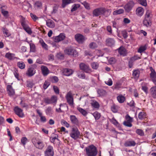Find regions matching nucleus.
Returning a JSON list of instances; mask_svg holds the SVG:
<instances>
[{"label":"nucleus","instance_id":"nucleus-46","mask_svg":"<svg viewBox=\"0 0 156 156\" xmlns=\"http://www.w3.org/2000/svg\"><path fill=\"white\" fill-rule=\"evenodd\" d=\"M42 4L41 2L37 1L35 3V7L37 8H40L42 7Z\"/></svg>","mask_w":156,"mask_h":156},{"label":"nucleus","instance_id":"nucleus-51","mask_svg":"<svg viewBox=\"0 0 156 156\" xmlns=\"http://www.w3.org/2000/svg\"><path fill=\"white\" fill-rule=\"evenodd\" d=\"M27 140V139L26 137H23L21 139V142L24 146L26 144Z\"/></svg>","mask_w":156,"mask_h":156},{"label":"nucleus","instance_id":"nucleus-31","mask_svg":"<svg viewBox=\"0 0 156 156\" xmlns=\"http://www.w3.org/2000/svg\"><path fill=\"white\" fill-rule=\"evenodd\" d=\"M138 117L140 119H144L146 117V114L144 112H140L138 114Z\"/></svg>","mask_w":156,"mask_h":156},{"label":"nucleus","instance_id":"nucleus-19","mask_svg":"<svg viewBox=\"0 0 156 156\" xmlns=\"http://www.w3.org/2000/svg\"><path fill=\"white\" fill-rule=\"evenodd\" d=\"M75 38L76 41L79 43H82L84 40V37L80 34H76L75 36Z\"/></svg>","mask_w":156,"mask_h":156},{"label":"nucleus","instance_id":"nucleus-15","mask_svg":"<svg viewBox=\"0 0 156 156\" xmlns=\"http://www.w3.org/2000/svg\"><path fill=\"white\" fill-rule=\"evenodd\" d=\"M106 45L108 46L112 47L115 45V41L112 38H108L105 41Z\"/></svg>","mask_w":156,"mask_h":156},{"label":"nucleus","instance_id":"nucleus-10","mask_svg":"<svg viewBox=\"0 0 156 156\" xmlns=\"http://www.w3.org/2000/svg\"><path fill=\"white\" fill-rule=\"evenodd\" d=\"M134 5V3L133 1H130L125 5L124 8L126 12H129L132 9Z\"/></svg>","mask_w":156,"mask_h":156},{"label":"nucleus","instance_id":"nucleus-58","mask_svg":"<svg viewBox=\"0 0 156 156\" xmlns=\"http://www.w3.org/2000/svg\"><path fill=\"white\" fill-rule=\"evenodd\" d=\"M139 2L142 5L145 6L147 5L146 0H139Z\"/></svg>","mask_w":156,"mask_h":156},{"label":"nucleus","instance_id":"nucleus-44","mask_svg":"<svg viewBox=\"0 0 156 156\" xmlns=\"http://www.w3.org/2000/svg\"><path fill=\"white\" fill-rule=\"evenodd\" d=\"M89 48L92 49H94L98 47V45L95 42H91L89 45Z\"/></svg>","mask_w":156,"mask_h":156},{"label":"nucleus","instance_id":"nucleus-5","mask_svg":"<svg viewBox=\"0 0 156 156\" xmlns=\"http://www.w3.org/2000/svg\"><path fill=\"white\" fill-rule=\"evenodd\" d=\"M65 97L66 100L67 102L68 103L69 105L71 107L73 106L74 104V99L73 96L72 95L71 92L69 91L68 92Z\"/></svg>","mask_w":156,"mask_h":156},{"label":"nucleus","instance_id":"nucleus-52","mask_svg":"<svg viewBox=\"0 0 156 156\" xmlns=\"http://www.w3.org/2000/svg\"><path fill=\"white\" fill-rule=\"evenodd\" d=\"M131 122H129V121H124L123 122V124L129 127H131L132 126V124L131 123Z\"/></svg>","mask_w":156,"mask_h":156},{"label":"nucleus","instance_id":"nucleus-2","mask_svg":"<svg viewBox=\"0 0 156 156\" xmlns=\"http://www.w3.org/2000/svg\"><path fill=\"white\" fill-rule=\"evenodd\" d=\"M85 149L87 156H96L97 154V148L93 145L86 147Z\"/></svg>","mask_w":156,"mask_h":156},{"label":"nucleus","instance_id":"nucleus-62","mask_svg":"<svg viewBox=\"0 0 156 156\" xmlns=\"http://www.w3.org/2000/svg\"><path fill=\"white\" fill-rule=\"evenodd\" d=\"M61 124L62 125L65 126L67 128L69 127V124L65 120H62V121Z\"/></svg>","mask_w":156,"mask_h":156},{"label":"nucleus","instance_id":"nucleus-33","mask_svg":"<svg viewBox=\"0 0 156 156\" xmlns=\"http://www.w3.org/2000/svg\"><path fill=\"white\" fill-rule=\"evenodd\" d=\"M117 98L119 102L121 103H123L125 100V97L121 95H119L117 96Z\"/></svg>","mask_w":156,"mask_h":156},{"label":"nucleus","instance_id":"nucleus-63","mask_svg":"<svg viewBox=\"0 0 156 156\" xmlns=\"http://www.w3.org/2000/svg\"><path fill=\"white\" fill-rule=\"evenodd\" d=\"M1 12L2 14L5 17L7 16L8 14V12L7 11H5L3 9H2Z\"/></svg>","mask_w":156,"mask_h":156},{"label":"nucleus","instance_id":"nucleus-59","mask_svg":"<svg viewBox=\"0 0 156 156\" xmlns=\"http://www.w3.org/2000/svg\"><path fill=\"white\" fill-rule=\"evenodd\" d=\"M7 135L10 137L9 140L11 141L12 140V138L9 129H7Z\"/></svg>","mask_w":156,"mask_h":156},{"label":"nucleus","instance_id":"nucleus-12","mask_svg":"<svg viewBox=\"0 0 156 156\" xmlns=\"http://www.w3.org/2000/svg\"><path fill=\"white\" fill-rule=\"evenodd\" d=\"M15 55L14 53H11L9 52L6 53L5 55V57L8 59L11 60L15 59H20V58L17 57H15Z\"/></svg>","mask_w":156,"mask_h":156},{"label":"nucleus","instance_id":"nucleus-9","mask_svg":"<svg viewBox=\"0 0 156 156\" xmlns=\"http://www.w3.org/2000/svg\"><path fill=\"white\" fill-rule=\"evenodd\" d=\"M105 11V9L99 8L94 9L93 12V16H98L103 14Z\"/></svg>","mask_w":156,"mask_h":156},{"label":"nucleus","instance_id":"nucleus-23","mask_svg":"<svg viewBox=\"0 0 156 156\" xmlns=\"http://www.w3.org/2000/svg\"><path fill=\"white\" fill-rule=\"evenodd\" d=\"M73 73V71L71 69L66 68L63 70V73L64 75L69 76L72 75Z\"/></svg>","mask_w":156,"mask_h":156},{"label":"nucleus","instance_id":"nucleus-64","mask_svg":"<svg viewBox=\"0 0 156 156\" xmlns=\"http://www.w3.org/2000/svg\"><path fill=\"white\" fill-rule=\"evenodd\" d=\"M53 89L55 92L56 94H59V90L57 86H53Z\"/></svg>","mask_w":156,"mask_h":156},{"label":"nucleus","instance_id":"nucleus-49","mask_svg":"<svg viewBox=\"0 0 156 156\" xmlns=\"http://www.w3.org/2000/svg\"><path fill=\"white\" fill-rule=\"evenodd\" d=\"M98 93L100 96H103L105 94V91L103 89H100L98 90Z\"/></svg>","mask_w":156,"mask_h":156},{"label":"nucleus","instance_id":"nucleus-27","mask_svg":"<svg viewBox=\"0 0 156 156\" xmlns=\"http://www.w3.org/2000/svg\"><path fill=\"white\" fill-rule=\"evenodd\" d=\"M46 25L50 28H53L55 26L54 21L48 19L46 21Z\"/></svg>","mask_w":156,"mask_h":156},{"label":"nucleus","instance_id":"nucleus-17","mask_svg":"<svg viewBox=\"0 0 156 156\" xmlns=\"http://www.w3.org/2000/svg\"><path fill=\"white\" fill-rule=\"evenodd\" d=\"M41 69L42 73L44 76H47L49 73V71L48 68L44 66H41Z\"/></svg>","mask_w":156,"mask_h":156},{"label":"nucleus","instance_id":"nucleus-13","mask_svg":"<svg viewBox=\"0 0 156 156\" xmlns=\"http://www.w3.org/2000/svg\"><path fill=\"white\" fill-rule=\"evenodd\" d=\"M70 120L72 123L76 126L79 125V122L77 118L74 115H70L69 116Z\"/></svg>","mask_w":156,"mask_h":156},{"label":"nucleus","instance_id":"nucleus-4","mask_svg":"<svg viewBox=\"0 0 156 156\" xmlns=\"http://www.w3.org/2000/svg\"><path fill=\"white\" fill-rule=\"evenodd\" d=\"M69 135L70 137L74 140L80 138L81 137L80 133L76 127L72 128Z\"/></svg>","mask_w":156,"mask_h":156},{"label":"nucleus","instance_id":"nucleus-25","mask_svg":"<svg viewBox=\"0 0 156 156\" xmlns=\"http://www.w3.org/2000/svg\"><path fill=\"white\" fill-rule=\"evenodd\" d=\"M151 73L150 74V78L152 80L156 79V73L152 67L150 68Z\"/></svg>","mask_w":156,"mask_h":156},{"label":"nucleus","instance_id":"nucleus-6","mask_svg":"<svg viewBox=\"0 0 156 156\" xmlns=\"http://www.w3.org/2000/svg\"><path fill=\"white\" fill-rule=\"evenodd\" d=\"M80 69L87 73H90L92 72L89 66L83 63H81L80 65Z\"/></svg>","mask_w":156,"mask_h":156},{"label":"nucleus","instance_id":"nucleus-61","mask_svg":"<svg viewBox=\"0 0 156 156\" xmlns=\"http://www.w3.org/2000/svg\"><path fill=\"white\" fill-rule=\"evenodd\" d=\"M115 62V59L114 58H111L109 60V62L110 64H114Z\"/></svg>","mask_w":156,"mask_h":156},{"label":"nucleus","instance_id":"nucleus-40","mask_svg":"<svg viewBox=\"0 0 156 156\" xmlns=\"http://www.w3.org/2000/svg\"><path fill=\"white\" fill-rule=\"evenodd\" d=\"M93 115L94 117L95 120H98L101 117V114L98 112H95L93 114Z\"/></svg>","mask_w":156,"mask_h":156},{"label":"nucleus","instance_id":"nucleus-29","mask_svg":"<svg viewBox=\"0 0 156 156\" xmlns=\"http://www.w3.org/2000/svg\"><path fill=\"white\" fill-rule=\"evenodd\" d=\"M2 32L5 37H8L10 36L11 34L9 30L6 28H2Z\"/></svg>","mask_w":156,"mask_h":156},{"label":"nucleus","instance_id":"nucleus-37","mask_svg":"<svg viewBox=\"0 0 156 156\" xmlns=\"http://www.w3.org/2000/svg\"><path fill=\"white\" fill-rule=\"evenodd\" d=\"M91 66L92 69H97L99 67L98 63L96 62H93L91 63Z\"/></svg>","mask_w":156,"mask_h":156},{"label":"nucleus","instance_id":"nucleus-11","mask_svg":"<svg viewBox=\"0 0 156 156\" xmlns=\"http://www.w3.org/2000/svg\"><path fill=\"white\" fill-rule=\"evenodd\" d=\"M14 111L15 113L20 117L23 118L24 115L23 112V110L17 106L15 107L14 108Z\"/></svg>","mask_w":156,"mask_h":156},{"label":"nucleus","instance_id":"nucleus-1","mask_svg":"<svg viewBox=\"0 0 156 156\" xmlns=\"http://www.w3.org/2000/svg\"><path fill=\"white\" fill-rule=\"evenodd\" d=\"M21 18L20 22L21 26L23 29L28 34H31L32 33L31 30L29 27V23L28 21L22 16H20Z\"/></svg>","mask_w":156,"mask_h":156},{"label":"nucleus","instance_id":"nucleus-18","mask_svg":"<svg viewBox=\"0 0 156 156\" xmlns=\"http://www.w3.org/2000/svg\"><path fill=\"white\" fill-rule=\"evenodd\" d=\"M150 94L154 98H156V86H153L150 89Z\"/></svg>","mask_w":156,"mask_h":156},{"label":"nucleus","instance_id":"nucleus-41","mask_svg":"<svg viewBox=\"0 0 156 156\" xmlns=\"http://www.w3.org/2000/svg\"><path fill=\"white\" fill-rule=\"evenodd\" d=\"M147 49V47L145 45L141 46L140 47L138 50V52L142 53Z\"/></svg>","mask_w":156,"mask_h":156},{"label":"nucleus","instance_id":"nucleus-45","mask_svg":"<svg viewBox=\"0 0 156 156\" xmlns=\"http://www.w3.org/2000/svg\"><path fill=\"white\" fill-rule=\"evenodd\" d=\"M112 111L114 113L117 112L118 110V107L115 105H113L111 108Z\"/></svg>","mask_w":156,"mask_h":156},{"label":"nucleus","instance_id":"nucleus-22","mask_svg":"<svg viewBox=\"0 0 156 156\" xmlns=\"http://www.w3.org/2000/svg\"><path fill=\"white\" fill-rule=\"evenodd\" d=\"M35 70L33 67L29 68L28 69L27 75L29 76H33L35 73Z\"/></svg>","mask_w":156,"mask_h":156},{"label":"nucleus","instance_id":"nucleus-36","mask_svg":"<svg viewBox=\"0 0 156 156\" xmlns=\"http://www.w3.org/2000/svg\"><path fill=\"white\" fill-rule=\"evenodd\" d=\"M143 24L144 25L147 27L150 26L151 24L150 20L147 19H146L143 21Z\"/></svg>","mask_w":156,"mask_h":156},{"label":"nucleus","instance_id":"nucleus-21","mask_svg":"<svg viewBox=\"0 0 156 156\" xmlns=\"http://www.w3.org/2000/svg\"><path fill=\"white\" fill-rule=\"evenodd\" d=\"M7 90L8 94L9 96H11L15 94V91L10 85H8L7 86Z\"/></svg>","mask_w":156,"mask_h":156},{"label":"nucleus","instance_id":"nucleus-24","mask_svg":"<svg viewBox=\"0 0 156 156\" xmlns=\"http://www.w3.org/2000/svg\"><path fill=\"white\" fill-rule=\"evenodd\" d=\"M144 9L141 7H138L136 10V14L138 16H141L144 14Z\"/></svg>","mask_w":156,"mask_h":156},{"label":"nucleus","instance_id":"nucleus-57","mask_svg":"<svg viewBox=\"0 0 156 156\" xmlns=\"http://www.w3.org/2000/svg\"><path fill=\"white\" fill-rule=\"evenodd\" d=\"M58 136L57 135H55V136H53V137L51 138L50 140H51V143H54V142L55 140H58Z\"/></svg>","mask_w":156,"mask_h":156},{"label":"nucleus","instance_id":"nucleus-53","mask_svg":"<svg viewBox=\"0 0 156 156\" xmlns=\"http://www.w3.org/2000/svg\"><path fill=\"white\" fill-rule=\"evenodd\" d=\"M80 6V5L79 4H75L73 6V8L71 9V11L72 12H74V11L77 10V8H79Z\"/></svg>","mask_w":156,"mask_h":156},{"label":"nucleus","instance_id":"nucleus-32","mask_svg":"<svg viewBox=\"0 0 156 156\" xmlns=\"http://www.w3.org/2000/svg\"><path fill=\"white\" fill-rule=\"evenodd\" d=\"M124 12V10L123 9H119L114 11L113 12L114 15H116L123 13Z\"/></svg>","mask_w":156,"mask_h":156},{"label":"nucleus","instance_id":"nucleus-28","mask_svg":"<svg viewBox=\"0 0 156 156\" xmlns=\"http://www.w3.org/2000/svg\"><path fill=\"white\" fill-rule=\"evenodd\" d=\"M45 113L47 115L51 116L53 114V111L51 107H48L45 110Z\"/></svg>","mask_w":156,"mask_h":156},{"label":"nucleus","instance_id":"nucleus-42","mask_svg":"<svg viewBox=\"0 0 156 156\" xmlns=\"http://www.w3.org/2000/svg\"><path fill=\"white\" fill-rule=\"evenodd\" d=\"M30 51L34 52L36 51V47L33 43H30Z\"/></svg>","mask_w":156,"mask_h":156},{"label":"nucleus","instance_id":"nucleus-34","mask_svg":"<svg viewBox=\"0 0 156 156\" xmlns=\"http://www.w3.org/2000/svg\"><path fill=\"white\" fill-rule=\"evenodd\" d=\"M39 42L43 48L46 50H48V45L45 44L43 40L41 39L40 40Z\"/></svg>","mask_w":156,"mask_h":156},{"label":"nucleus","instance_id":"nucleus-26","mask_svg":"<svg viewBox=\"0 0 156 156\" xmlns=\"http://www.w3.org/2000/svg\"><path fill=\"white\" fill-rule=\"evenodd\" d=\"M90 104L91 106L95 108L98 109L100 107L99 104L95 100H92Z\"/></svg>","mask_w":156,"mask_h":156},{"label":"nucleus","instance_id":"nucleus-54","mask_svg":"<svg viewBox=\"0 0 156 156\" xmlns=\"http://www.w3.org/2000/svg\"><path fill=\"white\" fill-rule=\"evenodd\" d=\"M30 15L32 19L34 21H36L38 19V18L37 17L36 15L32 13L30 14Z\"/></svg>","mask_w":156,"mask_h":156},{"label":"nucleus","instance_id":"nucleus-30","mask_svg":"<svg viewBox=\"0 0 156 156\" xmlns=\"http://www.w3.org/2000/svg\"><path fill=\"white\" fill-rule=\"evenodd\" d=\"M62 7L64 8L66 5L73 2V0H62Z\"/></svg>","mask_w":156,"mask_h":156},{"label":"nucleus","instance_id":"nucleus-7","mask_svg":"<svg viewBox=\"0 0 156 156\" xmlns=\"http://www.w3.org/2000/svg\"><path fill=\"white\" fill-rule=\"evenodd\" d=\"M65 54L73 56L74 57H77L78 56V52L72 47H69L66 48L64 50Z\"/></svg>","mask_w":156,"mask_h":156},{"label":"nucleus","instance_id":"nucleus-14","mask_svg":"<svg viewBox=\"0 0 156 156\" xmlns=\"http://www.w3.org/2000/svg\"><path fill=\"white\" fill-rule=\"evenodd\" d=\"M136 144L135 142L132 140H129L125 142L124 145L125 147H134Z\"/></svg>","mask_w":156,"mask_h":156},{"label":"nucleus","instance_id":"nucleus-16","mask_svg":"<svg viewBox=\"0 0 156 156\" xmlns=\"http://www.w3.org/2000/svg\"><path fill=\"white\" fill-rule=\"evenodd\" d=\"M65 37L66 36L64 34L60 33L59 35L55 37L54 39L55 41V42H58L63 40Z\"/></svg>","mask_w":156,"mask_h":156},{"label":"nucleus","instance_id":"nucleus-20","mask_svg":"<svg viewBox=\"0 0 156 156\" xmlns=\"http://www.w3.org/2000/svg\"><path fill=\"white\" fill-rule=\"evenodd\" d=\"M118 52L119 54L123 56H125L127 55V52L125 48L123 47H120L118 48Z\"/></svg>","mask_w":156,"mask_h":156},{"label":"nucleus","instance_id":"nucleus-43","mask_svg":"<svg viewBox=\"0 0 156 156\" xmlns=\"http://www.w3.org/2000/svg\"><path fill=\"white\" fill-rule=\"evenodd\" d=\"M51 104H56L57 102V97L55 95L52 96L50 98Z\"/></svg>","mask_w":156,"mask_h":156},{"label":"nucleus","instance_id":"nucleus-39","mask_svg":"<svg viewBox=\"0 0 156 156\" xmlns=\"http://www.w3.org/2000/svg\"><path fill=\"white\" fill-rule=\"evenodd\" d=\"M77 109L83 115L85 116L87 114V112L86 111L82 108L80 107H78L77 108Z\"/></svg>","mask_w":156,"mask_h":156},{"label":"nucleus","instance_id":"nucleus-55","mask_svg":"<svg viewBox=\"0 0 156 156\" xmlns=\"http://www.w3.org/2000/svg\"><path fill=\"white\" fill-rule=\"evenodd\" d=\"M122 34L125 39L128 36V34L125 30L122 31Z\"/></svg>","mask_w":156,"mask_h":156},{"label":"nucleus","instance_id":"nucleus-38","mask_svg":"<svg viewBox=\"0 0 156 156\" xmlns=\"http://www.w3.org/2000/svg\"><path fill=\"white\" fill-rule=\"evenodd\" d=\"M152 16L151 11L149 10H147L146 13V19L150 20Z\"/></svg>","mask_w":156,"mask_h":156},{"label":"nucleus","instance_id":"nucleus-47","mask_svg":"<svg viewBox=\"0 0 156 156\" xmlns=\"http://www.w3.org/2000/svg\"><path fill=\"white\" fill-rule=\"evenodd\" d=\"M140 72L138 70H135L133 72V76L138 77L139 76Z\"/></svg>","mask_w":156,"mask_h":156},{"label":"nucleus","instance_id":"nucleus-8","mask_svg":"<svg viewBox=\"0 0 156 156\" xmlns=\"http://www.w3.org/2000/svg\"><path fill=\"white\" fill-rule=\"evenodd\" d=\"M45 156H53L54 151L53 147L51 145H48L47 147L44 152Z\"/></svg>","mask_w":156,"mask_h":156},{"label":"nucleus","instance_id":"nucleus-50","mask_svg":"<svg viewBox=\"0 0 156 156\" xmlns=\"http://www.w3.org/2000/svg\"><path fill=\"white\" fill-rule=\"evenodd\" d=\"M50 84V83L48 81H46L43 85V88L44 89H46L49 86Z\"/></svg>","mask_w":156,"mask_h":156},{"label":"nucleus","instance_id":"nucleus-48","mask_svg":"<svg viewBox=\"0 0 156 156\" xmlns=\"http://www.w3.org/2000/svg\"><path fill=\"white\" fill-rule=\"evenodd\" d=\"M136 132L138 134L141 136H143L144 134L143 131L141 129H137L136 130Z\"/></svg>","mask_w":156,"mask_h":156},{"label":"nucleus","instance_id":"nucleus-3","mask_svg":"<svg viewBox=\"0 0 156 156\" xmlns=\"http://www.w3.org/2000/svg\"><path fill=\"white\" fill-rule=\"evenodd\" d=\"M32 141L34 146L38 149L42 150L44 147L43 141L39 138L34 137L32 139Z\"/></svg>","mask_w":156,"mask_h":156},{"label":"nucleus","instance_id":"nucleus-35","mask_svg":"<svg viewBox=\"0 0 156 156\" xmlns=\"http://www.w3.org/2000/svg\"><path fill=\"white\" fill-rule=\"evenodd\" d=\"M17 66L21 69H23L25 67V65L24 63L22 61L18 62L17 63Z\"/></svg>","mask_w":156,"mask_h":156},{"label":"nucleus","instance_id":"nucleus-60","mask_svg":"<svg viewBox=\"0 0 156 156\" xmlns=\"http://www.w3.org/2000/svg\"><path fill=\"white\" fill-rule=\"evenodd\" d=\"M105 83L108 85L111 86L112 85L113 82L111 79H109L107 81H105Z\"/></svg>","mask_w":156,"mask_h":156},{"label":"nucleus","instance_id":"nucleus-56","mask_svg":"<svg viewBox=\"0 0 156 156\" xmlns=\"http://www.w3.org/2000/svg\"><path fill=\"white\" fill-rule=\"evenodd\" d=\"M44 102L47 104H51L50 98H45L44 99Z\"/></svg>","mask_w":156,"mask_h":156}]
</instances>
